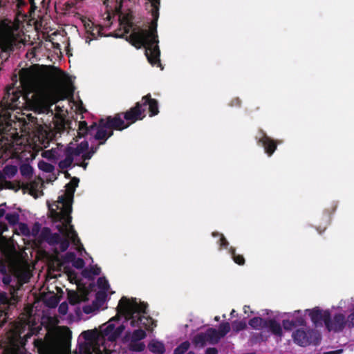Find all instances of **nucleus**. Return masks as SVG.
I'll return each instance as SVG.
<instances>
[{
  "mask_svg": "<svg viewBox=\"0 0 354 354\" xmlns=\"http://www.w3.org/2000/svg\"><path fill=\"white\" fill-rule=\"evenodd\" d=\"M17 80L6 88L0 104V159L17 158L26 151L24 139L18 134L16 122L10 110L22 108L37 115H48L47 119L30 116V120L41 129H50L55 114L51 106L66 98V73L59 71L46 73L36 67L21 68Z\"/></svg>",
  "mask_w": 354,
  "mask_h": 354,
  "instance_id": "1",
  "label": "nucleus"
},
{
  "mask_svg": "<svg viewBox=\"0 0 354 354\" xmlns=\"http://www.w3.org/2000/svg\"><path fill=\"white\" fill-rule=\"evenodd\" d=\"M147 304L136 299L122 297L117 307V315L100 326V329L88 330L81 333L84 342H79V353L71 351L70 339L67 337L46 333L45 339H35L34 346L39 354H109L114 350L116 339L128 330L123 342L129 350L141 352L145 350L142 342L147 331L156 326L155 321L147 312Z\"/></svg>",
  "mask_w": 354,
  "mask_h": 354,
  "instance_id": "2",
  "label": "nucleus"
},
{
  "mask_svg": "<svg viewBox=\"0 0 354 354\" xmlns=\"http://www.w3.org/2000/svg\"><path fill=\"white\" fill-rule=\"evenodd\" d=\"M79 178H73L65 186V191L60 194L57 201L48 205L53 226L57 232L53 233L50 228L43 227L39 237L50 245L55 247L58 252H65L69 247L70 243L75 247L80 256L83 253L88 255L80 242L76 231L71 225V213L74 192L78 186Z\"/></svg>",
  "mask_w": 354,
  "mask_h": 354,
  "instance_id": "3",
  "label": "nucleus"
},
{
  "mask_svg": "<svg viewBox=\"0 0 354 354\" xmlns=\"http://www.w3.org/2000/svg\"><path fill=\"white\" fill-rule=\"evenodd\" d=\"M147 108L149 109V115L154 116L159 113L158 102L151 97L150 94L142 97L141 101L129 111L124 113H118L113 118L108 117L106 120L101 119L98 124L93 122L89 127L85 121H75V127H77V134L82 138L88 134L99 140V146L104 145L106 140L113 135V129L122 130L129 127L137 120H142L145 117ZM91 147H94L91 146Z\"/></svg>",
  "mask_w": 354,
  "mask_h": 354,
  "instance_id": "4",
  "label": "nucleus"
},
{
  "mask_svg": "<svg viewBox=\"0 0 354 354\" xmlns=\"http://www.w3.org/2000/svg\"><path fill=\"white\" fill-rule=\"evenodd\" d=\"M97 151V147L89 149L88 142L86 140L80 143L75 140L71 142L67 147L56 144V147L44 151L41 156L48 160L58 162L59 167L63 169L71 167L74 163L85 170L88 165L86 161L90 160Z\"/></svg>",
  "mask_w": 354,
  "mask_h": 354,
  "instance_id": "5",
  "label": "nucleus"
},
{
  "mask_svg": "<svg viewBox=\"0 0 354 354\" xmlns=\"http://www.w3.org/2000/svg\"><path fill=\"white\" fill-rule=\"evenodd\" d=\"M150 3L151 14L152 17L151 26L149 30L140 29L133 30L129 35L128 40L136 47L143 46L145 49V55L152 66L161 68L157 35V21L159 17L160 0H148Z\"/></svg>",
  "mask_w": 354,
  "mask_h": 354,
  "instance_id": "6",
  "label": "nucleus"
},
{
  "mask_svg": "<svg viewBox=\"0 0 354 354\" xmlns=\"http://www.w3.org/2000/svg\"><path fill=\"white\" fill-rule=\"evenodd\" d=\"M41 328V325L30 326V321L15 323L8 334V346L5 354H30L22 351L21 348L26 345L28 339L37 335Z\"/></svg>",
  "mask_w": 354,
  "mask_h": 354,
  "instance_id": "7",
  "label": "nucleus"
},
{
  "mask_svg": "<svg viewBox=\"0 0 354 354\" xmlns=\"http://www.w3.org/2000/svg\"><path fill=\"white\" fill-rule=\"evenodd\" d=\"M313 325L322 327L324 325L328 331L342 333L348 330L346 317L342 313H335L333 316L330 309L323 310L319 307L306 309Z\"/></svg>",
  "mask_w": 354,
  "mask_h": 354,
  "instance_id": "8",
  "label": "nucleus"
},
{
  "mask_svg": "<svg viewBox=\"0 0 354 354\" xmlns=\"http://www.w3.org/2000/svg\"><path fill=\"white\" fill-rule=\"evenodd\" d=\"M292 339L297 344L306 346L319 338V334L313 329H297L292 333Z\"/></svg>",
  "mask_w": 354,
  "mask_h": 354,
  "instance_id": "9",
  "label": "nucleus"
},
{
  "mask_svg": "<svg viewBox=\"0 0 354 354\" xmlns=\"http://www.w3.org/2000/svg\"><path fill=\"white\" fill-rule=\"evenodd\" d=\"M255 138L258 145L263 147L265 153L268 156H271L277 149L276 141L268 136L262 130L257 133Z\"/></svg>",
  "mask_w": 354,
  "mask_h": 354,
  "instance_id": "10",
  "label": "nucleus"
},
{
  "mask_svg": "<svg viewBox=\"0 0 354 354\" xmlns=\"http://www.w3.org/2000/svg\"><path fill=\"white\" fill-rule=\"evenodd\" d=\"M212 236L214 237H218V240L217 243L219 245L220 250L226 249L228 250V253L233 259L234 261L239 265H243L245 263V259L242 255L236 254L235 252V249L233 247H228L229 243L225 239L224 236L222 234L218 232H213Z\"/></svg>",
  "mask_w": 354,
  "mask_h": 354,
  "instance_id": "11",
  "label": "nucleus"
},
{
  "mask_svg": "<svg viewBox=\"0 0 354 354\" xmlns=\"http://www.w3.org/2000/svg\"><path fill=\"white\" fill-rule=\"evenodd\" d=\"M84 29L86 33L87 34V37L85 39L86 43H90L92 39H95L98 37L104 36L102 31L103 30V27L102 26L95 25L91 20H84L83 21Z\"/></svg>",
  "mask_w": 354,
  "mask_h": 354,
  "instance_id": "12",
  "label": "nucleus"
},
{
  "mask_svg": "<svg viewBox=\"0 0 354 354\" xmlns=\"http://www.w3.org/2000/svg\"><path fill=\"white\" fill-rule=\"evenodd\" d=\"M97 286L99 290L95 295V302L102 305L106 300L109 293L110 286L108 281L104 277H100L97 281Z\"/></svg>",
  "mask_w": 354,
  "mask_h": 354,
  "instance_id": "13",
  "label": "nucleus"
},
{
  "mask_svg": "<svg viewBox=\"0 0 354 354\" xmlns=\"http://www.w3.org/2000/svg\"><path fill=\"white\" fill-rule=\"evenodd\" d=\"M64 264H71L74 268L77 269H82L84 267V261L80 257H76L74 252H66L63 257Z\"/></svg>",
  "mask_w": 354,
  "mask_h": 354,
  "instance_id": "14",
  "label": "nucleus"
},
{
  "mask_svg": "<svg viewBox=\"0 0 354 354\" xmlns=\"http://www.w3.org/2000/svg\"><path fill=\"white\" fill-rule=\"evenodd\" d=\"M265 328H268L274 335L281 337L282 335V328L278 322L274 319H269L265 323Z\"/></svg>",
  "mask_w": 354,
  "mask_h": 354,
  "instance_id": "15",
  "label": "nucleus"
},
{
  "mask_svg": "<svg viewBox=\"0 0 354 354\" xmlns=\"http://www.w3.org/2000/svg\"><path fill=\"white\" fill-rule=\"evenodd\" d=\"M305 313H308L306 310L302 312L300 310H295L292 313H288L286 315L289 317L293 318V322L295 323L296 326H304L306 324V319H305Z\"/></svg>",
  "mask_w": 354,
  "mask_h": 354,
  "instance_id": "16",
  "label": "nucleus"
},
{
  "mask_svg": "<svg viewBox=\"0 0 354 354\" xmlns=\"http://www.w3.org/2000/svg\"><path fill=\"white\" fill-rule=\"evenodd\" d=\"M148 348L154 354H163L165 351L163 342L156 339L151 340L148 345Z\"/></svg>",
  "mask_w": 354,
  "mask_h": 354,
  "instance_id": "17",
  "label": "nucleus"
},
{
  "mask_svg": "<svg viewBox=\"0 0 354 354\" xmlns=\"http://www.w3.org/2000/svg\"><path fill=\"white\" fill-rule=\"evenodd\" d=\"M205 334L207 338L208 339V343L210 344H216L219 340L223 338L219 332L215 328H209L205 331Z\"/></svg>",
  "mask_w": 354,
  "mask_h": 354,
  "instance_id": "18",
  "label": "nucleus"
},
{
  "mask_svg": "<svg viewBox=\"0 0 354 354\" xmlns=\"http://www.w3.org/2000/svg\"><path fill=\"white\" fill-rule=\"evenodd\" d=\"M192 342L196 347H204L206 345V344L208 343V339L207 338L205 332L200 333L195 335L193 338Z\"/></svg>",
  "mask_w": 354,
  "mask_h": 354,
  "instance_id": "19",
  "label": "nucleus"
},
{
  "mask_svg": "<svg viewBox=\"0 0 354 354\" xmlns=\"http://www.w3.org/2000/svg\"><path fill=\"white\" fill-rule=\"evenodd\" d=\"M21 176L26 180H30L33 176V168L28 163H23L19 167Z\"/></svg>",
  "mask_w": 354,
  "mask_h": 354,
  "instance_id": "20",
  "label": "nucleus"
},
{
  "mask_svg": "<svg viewBox=\"0 0 354 354\" xmlns=\"http://www.w3.org/2000/svg\"><path fill=\"white\" fill-rule=\"evenodd\" d=\"M101 269L97 265L92 266L90 268H85L82 270V274L85 278H92L95 275L100 274Z\"/></svg>",
  "mask_w": 354,
  "mask_h": 354,
  "instance_id": "21",
  "label": "nucleus"
},
{
  "mask_svg": "<svg viewBox=\"0 0 354 354\" xmlns=\"http://www.w3.org/2000/svg\"><path fill=\"white\" fill-rule=\"evenodd\" d=\"M18 171V168L15 165H8L5 166V167L3 169L2 174V178H11L14 177Z\"/></svg>",
  "mask_w": 354,
  "mask_h": 354,
  "instance_id": "22",
  "label": "nucleus"
},
{
  "mask_svg": "<svg viewBox=\"0 0 354 354\" xmlns=\"http://www.w3.org/2000/svg\"><path fill=\"white\" fill-rule=\"evenodd\" d=\"M266 322V321H265L263 319L259 317H256L251 319L249 321L248 324L250 325V326H251L252 328L255 330H261V328L265 327Z\"/></svg>",
  "mask_w": 354,
  "mask_h": 354,
  "instance_id": "23",
  "label": "nucleus"
},
{
  "mask_svg": "<svg viewBox=\"0 0 354 354\" xmlns=\"http://www.w3.org/2000/svg\"><path fill=\"white\" fill-rule=\"evenodd\" d=\"M38 168L44 172L51 173L54 171V166L48 162H45L44 160H40L38 162Z\"/></svg>",
  "mask_w": 354,
  "mask_h": 354,
  "instance_id": "24",
  "label": "nucleus"
},
{
  "mask_svg": "<svg viewBox=\"0 0 354 354\" xmlns=\"http://www.w3.org/2000/svg\"><path fill=\"white\" fill-rule=\"evenodd\" d=\"M6 219L10 225H14L18 223L19 216L17 212L8 213L6 214Z\"/></svg>",
  "mask_w": 354,
  "mask_h": 354,
  "instance_id": "25",
  "label": "nucleus"
},
{
  "mask_svg": "<svg viewBox=\"0 0 354 354\" xmlns=\"http://www.w3.org/2000/svg\"><path fill=\"white\" fill-rule=\"evenodd\" d=\"M189 348V343L187 341H185L181 343L176 349L174 350V354H185Z\"/></svg>",
  "mask_w": 354,
  "mask_h": 354,
  "instance_id": "26",
  "label": "nucleus"
},
{
  "mask_svg": "<svg viewBox=\"0 0 354 354\" xmlns=\"http://www.w3.org/2000/svg\"><path fill=\"white\" fill-rule=\"evenodd\" d=\"M222 337H225L230 330V325L228 322L221 323L217 330Z\"/></svg>",
  "mask_w": 354,
  "mask_h": 354,
  "instance_id": "27",
  "label": "nucleus"
},
{
  "mask_svg": "<svg viewBox=\"0 0 354 354\" xmlns=\"http://www.w3.org/2000/svg\"><path fill=\"white\" fill-rule=\"evenodd\" d=\"M26 188L29 189L31 195L35 196L36 192L40 188V184L39 183L37 182H30L29 183H27Z\"/></svg>",
  "mask_w": 354,
  "mask_h": 354,
  "instance_id": "28",
  "label": "nucleus"
},
{
  "mask_svg": "<svg viewBox=\"0 0 354 354\" xmlns=\"http://www.w3.org/2000/svg\"><path fill=\"white\" fill-rule=\"evenodd\" d=\"M17 231L22 235L29 236H30V230L26 223H20L18 225Z\"/></svg>",
  "mask_w": 354,
  "mask_h": 354,
  "instance_id": "29",
  "label": "nucleus"
},
{
  "mask_svg": "<svg viewBox=\"0 0 354 354\" xmlns=\"http://www.w3.org/2000/svg\"><path fill=\"white\" fill-rule=\"evenodd\" d=\"M232 326L234 331L239 332L246 327V323L243 321H234Z\"/></svg>",
  "mask_w": 354,
  "mask_h": 354,
  "instance_id": "30",
  "label": "nucleus"
},
{
  "mask_svg": "<svg viewBox=\"0 0 354 354\" xmlns=\"http://www.w3.org/2000/svg\"><path fill=\"white\" fill-rule=\"evenodd\" d=\"M39 143L36 145L41 148H47L49 146V140L46 137L44 138V136L42 135V137L40 138L39 136L37 138Z\"/></svg>",
  "mask_w": 354,
  "mask_h": 354,
  "instance_id": "31",
  "label": "nucleus"
},
{
  "mask_svg": "<svg viewBox=\"0 0 354 354\" xmlns=\"http://www.w3.org/2000/svg\"><path fill=\"white\" fill-rule=\"evenodd\" d=\"M346 323L348 330H351L354 328V310L346 317Z\"/></svg>",
  "mask_w": 354,
  "mask_h": 354,
  "instance_id": "32",
  "label": "nucleus"
},
{
  "mask_svg": "<svg viewBox=\"0 0 354 354\" xmlns=\"http://www.w3.org/2000/svg\"><path fill=\"white\" fill-rule=\"evenodd\" d=\"M282 324L284 329L288 330H290L293 327L296 326L293 320L284 319L283 320Z\"/></svg>",
  "mask_w": 354,
  "mask_h": 354,
  "instance_id": "33",
  "label": "nucleus"
},
{
  "mask_svg": "<svg viewBox=\"0 0 354 354\" xmlns=\"http://www.w3.org/2000/svg\"><path fill=\"white\" fill-rule=\"evenodd\" d=\"M68 310V306L66 302H62L58 307V312L62 315H66Z\"/></svg>",
  "mask_w": 354,
  "mask_h": 354,
  "instance_id": "34",
  "label": "nucleus"
},
{
  "mask_svg": "<svg viewBox=\"0 0 354 354\" xmlns=\"http://www.w3.org/2000/svg\"><path fill=\"white\" fill-rule=\"evenodd\" d=\"M96 309L95 306L85 305L82 307V310L85 314H91Z\"/></svg>",
  "mask_w": 354,
  "mask_h": 354,
  "instance_id": "35",
  "label": "nucleus"
},
{
  "mask_svg": "<svg viewBox=\"0 0 354 354\" xmlns=\"http://www.w3.org/2000/svg\"><path fill=\"white\" fill-rule=\"evenodd\" d=\"M39 230H40V225L38 223H36L34 225L32 230L30 231V235H32L33 236H37Z\"/></svg>",
  "mask_w": 354,
  "mask_h": 354,
  "instance_id": "36",
  "label": "nucleus"
},
{
  "mask_svg": "<svg viewBox=\"0 0 354 354\" xmlns=\"http://www.w3.org/2000/svg\"><path fill=\"white\" fill-rule=\"evenodd\" d=\"M58 304V301L55 297H52L47 301V304L50 307H55Z\"/></svg>",
  "mask_w": 354,
  "mask_h": 354,
  "instance_id": "37",
  "label": "nucleus"
},
{
  "mask_svg": "<svg viewBox=\"0 0 354 354\" xmlns=\"http://www.w3.org/2000/svg\"><path fill=\"white\" fill-rule=\"evenodd\" d=\"M7 272V266L4 261L0 260V273L6 274Z\"/></svg>",
  "mask_w": 354,
  "mask_h": 354,
  "instance_id": "38",
  "label": "nucleus"
},
{
  "mask_svg": "<svg viewBox=\"0 0 354 354\" xmlns=\"http://www.w3.org/2000/svg\"><path fill=\"white\" fill-rule=\"evenodd\" d=\"M241 104V100L236 97L232 100L230 103L231 106H239Z\"/></svg>",
  "mask_w": 354,
  "mask_h": 354,
  "instance_id": "39",
  "label": "nucleus"
},
{
  "mask_svg": "<svg viewBox=\"0 0 354 354\" xmlns=\"http://www.w3.org/2000/svg\"><path fill=\"white\" fill-rule=\"evenodd\" d=\"M205 354H218V351L215 348H208Z\"/></svg>",
  "mask_w": 354,
  "mask_h": 354,
  "instance_id": "40",
  "label": "nucleus"
},
{
  "mask_svg": "<svg viewBox=\"0 0 354 354\" xmlns=\"http://www.w3.org/2000/svg\"><path fill=\"white\" fill-rule=\"evenodd\" d=\"M343 352L342 349H338L335 351H330L324 352L323 354H342Z\"/></svg>",
  "mask_w": 354,
  "mask_h": 354,
  "instance_id": "41",
  "label": "nucleus"
},
{
  "mask_svg": "<svg viewBox=\"0 0 354 354\" xmlns=\"http://www.w3.org/2000/svg\"><path fill=\"white\" fill-rule=\"evenodd\" d=\"M6 213V204L0 205V218H1Z\"/></svg>",
  "mask_w": 354,
  "mask_h": 354,
  "instance_id": "42",
  "label": "nucleus"
},
{
  "mask_svg": "<svg viewBox=\"0 0 354 354\" xmlns=\"http://www.w3.org/2000/svg\"><path fill=\"white\" fill-rule=\"evenodd\" d=\"M3 281L5 284H9L10 282V277L9 276L3 277Z\"/></svg>",
  "mask_w": 354,
  "mask_h": 354,
  "instance_id": "43",
  "label": "nucleus"
},
{
  "mask_svg": "<svg viewBox=\"0 0 354 354\" xmlns=\"http://www.w3.org/2000/svg\"><path fill=\"white\" fill-rule=\"evenodd\" d=\"M131 29H132V26L131 24H128L127 26L125 27L126 33L130 32Z\"/></svg>",
  "mask_w": 354,
  "mask_h": 354,
  "instance_id": "44",
  "label": "nucleus"
},
{
  "mask_svg": "<svg viewBox=\"0 0 354 354\" xmlns=\"http://www.w3.org/2000/svg\"><path fill=\"white\" fill-rule=\"evenodd\" d=\"M249 308H250L249 306H244V307H243L244 313H245V314L248 313Z\"/></svg>",
  "mask_w": 354,
  "mask_h": 354,
  "instance_id": "45",
  "label": "nucleus"
},
{
  "mask_svg": "<svg viewBox=\"0 0 354 354\" xmlns=\"http://www.w3.org/2000/svg\"><path fill=\"white\" fill-rule=\"evenodd\" d=\"M219 319H220V317H219L218 316H216V317H214V320H215L216 322H218V321H219Z\"/></svg>",
  "mask_w": 354,
  "mask_h": 354,
  "instance_id": "46",
  "label": "nucleus"
},
{
  "mask_svg": "<svg viewBox=\"0 0 354 354\" xmlns=\"http://www.w3.org/2000/svg\"><path fill=\"white\" fill-rule=\"evenodd\" d=\"M234 313H235V310H232L231 313H230L231 316H233L234 315Z\"/></svg>",
  "mask_w": 354,
  "mask_h": 354,
  "instance_id": "47",
  "label": "nucleus"
},
{
  "mask_svg": "<svg viewBox=\"0 0 354 354\" xmlns=\"http://www.w3.org/2000/svg\"><path fill=\"white\" fill-rule=\"evenodd\" d=\"M187 354H195V353H194V352H193V351H189V352H188V353H187Z\"/></svg>",
  "mask_w": 354,
  "mask_h": 354,
  "instance_id": "48",
  "label": "nucleus"
},
{
  "mask_svg": "<svg viewBox=\"0 0 354 354\" xmlns=\"http://www.w3.org/2000/svg\"><path fill=\"white\" fill-rule=\"evenodd\" d=\"M56 108H57V109H60V111H62V109H60L59 106H56Z\"/></svg>",
  "mask_w": 354,
  "mask_h": 354,
  "instance_id": "49",
  "label": "nucleus"
}]
</instances>
